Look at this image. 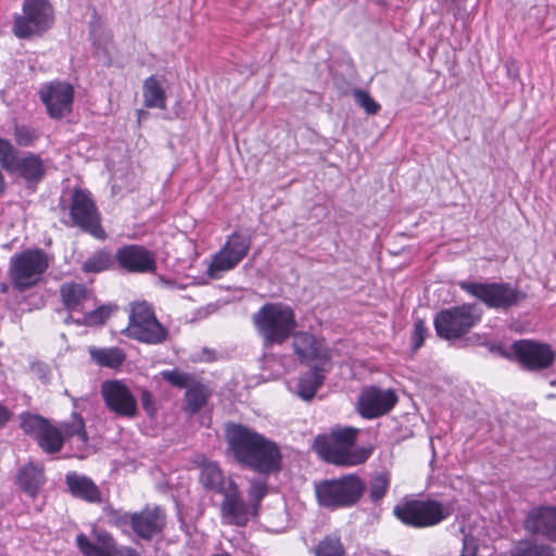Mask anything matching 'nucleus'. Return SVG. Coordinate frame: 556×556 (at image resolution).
<instances>
[{
  "label": "nucleus",
  "mask_w": 556,
  "mask_h": 556,
  "mask_svg": "<svg viewBox=\"0 0 556 556\" xmlns=\"http://www.w3.org/2000/svg\"><path fill=\"white\" fill-rule=\"evenodd\" d=\"M225 438L235 460L243 468L262 477L276 475L282 469L279 445L264 434L241 424H227Z\"/></svg>",
  "instance_id": "f257e3e1"
},
{
  "label": "nucleus",
  "mask_w": 556,
  "mask_h": 556,
  "mask_svg": "<svg viewBox=\"0 0 556 556\" xmlns=\"http://www.w3.org/2000/svg\"><path fill=\"white\" fill-rule=\"evenodd\" d=\"M253 321L265 345L283 343L298 326L293 309L283 303L264 304Z\"/></svg>",
  "instance_id": "f03ea898"
},
{
  "label": "nucleus",
  "mask_w": 556,
  "mask_h": 556,
  "mask_svg": "<svg viewBox=\"0 0 556 556\" xmlns=\"http://www.w3.org/2000/svg\"><path fill=\"white\" fill-rule=\"evenodd\" d=\"M211 491L223 495L220 513L225 523L244 527L251 517L256 516L249 504L241 498L236 482L229 476H225L222 469L212 462Z\"/></svg>",
  "instance_id": "7ed1b4c3"
},
{
  "label": "nucleus",
  "mask_w": 556,
  "mask_h": 556,
  "mask_svg": "<svg viewBox=\"0 0 556 556\" xmlns=\"http://www.w3.org/2000/svg\"><path fill=\"white\" fill-rule=\"evenodd\" d=\"M365 490V482L354 473L315 483L318 504L331 510L354 506L359 502Z\"/></svg>",
  "instance_id": "20e7f679"
},
{
  "label": "nucleus",
  "mask_w": 556,
  "mask_h": 556,
  "mask_svg": "<svg viewBox=\"0 0 556 556\" xmlns=\"http://www.w3.org/2000/svg\"><path fill=\"white\" fill-rule=\"evenodd\" d=\"M453 514V507L435 500L403 498L393 507V515L404 526L415 529L439 525Z\"/></svg>",
  "instance_id": "39448f33"
},
{
  "label": "nucleus",
  "mask_w": 556,
  "mask_h": 556,
  "mask_svg": "<svg viewBox=\"0 0 556 556\" xmlns=\"http://www.w3.org/2000/svg\"><path fill=\"white\" fill-rule=\"evenodd\" d=\"M459 288L489 308L506 312L527 299V293L509 282L460 281Z\"/></svg>",
  "instance_id": "423d86ee"
},
{
  "label": "nucleus",
  "mask_w": 556,
  "mask_h": 556,
  "mask_svg": "<svg viewBox=\"0 0 556 556\" xmlns=\"http://www.w3.org/2000/svg\"><path fill=\"white\" fill-rule=\"evenodd\" d=\"M54 23V10L49 0H23L22 10L13 17L12 33L18 39L39 37Z\"/></svg>",
  "instance_id": "0eeeda50"
},
{
  "label": "nucleus",
  "mask_w": 556,
  "mask_h": 556,
  "mask_svg": "<svg viewBox=\"0 0 556 556\" xmlns=\"http://www.w3.org/2000/svg\"><path fill=\"white\" fill-rule=\"evenodd\" d=\"M481 320L476 304L465 303L437 313L433 324L437 334L444 340H456L468 333Z\"/></svg>",
  "instance_id": "6e6552de"
},
{
  "label": "nucleus",
  "mask_w": 556,
  "mask_h": 556,
  "mask_svg": "<svg viewBox=\"0 0 556 556\" xmlns=\"http://www.w3.org/2000/svg\"><path fill=\"white\" fill-rule=\"evenodd\" d=\"M358 429L344 427L333 429L325 441V458L338 466L363 464L369 454L365 450H354Z\"/></svg>",
  "instance_id": "1a4fd4ad"
},
{
  "label": "nucleus",
  "mask_w": 556,
  "mask_h": 556,
  "mask_svg": "<svg viewBox=\"0 0 556 556\" xmlns=\"http://www.w3.org/2000/svg\"><path fill=\"white\" fill-rule=\"evenodd\" d=\"M125 333L129 338L149 344L162 343L167 337V330L156 319L152 307L146 302L131 304Z\"/></svg>",
  "instance_id": "9d476101"
},
{
  "label": "nucleus",
  "mask_w": 556,
  "mask_h": 556,
  "mask_svg": "<svg viewBox=\"0 0 556 556\" xmlns=\"http://www.w3.org/2000/svg\"><path fill=\"white\" fill-rule=\"evenodd\" d=\"M49 266L47 254L41 250H27L11 261V280L14 288L25 290L37 283Z\"/></svg>",
  "instance_id": "9b49d317"
},
{
  "label": "nucleus",
  "mask_w": 556,
  "mask_h": 556,
  "mask_svg": "<svg viewBox=\"0 0 556 556\" xmlns=\"http://www.w3.org/2000/svg\"><path fill=\"white\" fill-rule=\"evenodd\" d=\"M72 225L79 227L97 239H104L105 232L100 226V216L90 194L75 190L70 205Z\"/></svg>",
  "instance_id": "f8f14e48"
},
{
  "label": "nucleus",
  "mask_w": 556,
  "mask_h": 556,
  "mask_svg": "<svg viewBox=\"0 0 556 556\" xmlns=\"http://www.w3.org/2000/svg\"><path fill=\"white\" fill-rule=\"evenodd\" d=\"M251 239L243 233H232L224 247L211 260V279H218L220 273L235 268L248 254Z\"/></svg>",
  "instance_id": "ddd939ff"
},
{
  "label": "nucleus",
  "mask_w": 556,
  "mask_h": 556,
  "mask_svg": "<svg viewBox=\"0 0 556 556\" xmlns=\"http://www.w3.org/2000/svg\"><path fill=\"white\" fill-rule=\"evenodd\" d=\"M106 407L116 416L134 418L137 415V400L129 388L119 380H108L101 386Z\"/></svg>",
  "instance_id": "4468645a"
},
{
  "label": "nucleus",
  "mask_w": 556,
  "mask_h": 556,
  "mask_svg": "<svg viewBox=\"0 0 556 556\" xmlns=\"http://www.w3.org/2000/svg\"><path fill=\"white\" fill-rule=\"evenodd\" d=\"M397 401L399 397L392 389L371 386L361 392L357 409L362 417L374 419L388 414Z\"/></svg>",
  "instance_id": "2eb2a0df"
},
{
  "label": "nucleus",
  "mask_w": 556,
  "mask_h": 556,
  "mask_svg": "<svg viewBox=\"0 0 556 556\" xmlns=\"http://www.w3.org/2000/svg\"><path fill=\"white\" fill-rule=\"evenodd\" d=\"M40 99L52 118H61L72 112L74 89L67 83L52 81L41 88Z\"/></svg>",
  "instance_id": "dca6fc26"
},
{
  "label": "nucleus",
  "mask_w": 556,
  "mask_h": 556,
  "mask_svg": "<svg viewBox=\"0 0 556 556\" xmlns=\"http://www.w3.org/2000/svg\"><path fill=\"white\" fill-rule=\"evenodd\" d=\"M513 350L518 362L529 370L546 369L555 358L549 345L530 340L514 342Z\"/></svg>",
  "instance_id": "f3484780"
},
{
  "label": "nucleus",
  "mask_w": 556,
  "mask_h": 556,
  "mask_svg": "<svg viewBox=\"0 0 556 556\" xmlns=\"http://www.w3.org/2000/svg\"><path fill=\"white\" fill-rule=\"evenodd\" d=\"M118 265L129 273H151L156 268L155 256L152 252L138 244H129L116 251Z\"/></svg>",
  "instance_id": "a211bd4d"
},
{
  "label": "nucleus",
  "mask_w": 556,
  "mask_h": 556,
  "mask_svg": "<svg viewBox=\"0 0 556 556\" xmlns=\"http://www.w3.org/2000/svg\"><path fill=\"white\" fill-rule=\"evenodd\" d=\"M523 526L531 534L542 536L556 543V507H533L528 513Z\"/></svg>",
  "instance_id": "6ab92c4d"
},
{
  "label": "nucleus",
  "mask_w": 556,
  "mask_h": 556,
  "mask_svg": "<svg viewBox=\"0 0 556 556\" xmlns=\"http://www.w3.org/2000/svg\"><path fill=\"white\" fill-rule=\"evenodd\" d=\"M293 350L302 363L318 361L326 363L330 361L331 354L324 341L306 331H299L293 334Z\"/></svg>",
  "instance_id": "aec40b11"
},
{
  "label": "nucleus",
  "mask_w": 556,
  "mask_h": 556,
  "mask_svg": "<svg viewBox=\"0 0 556 556\" xmlns=\"http://www.w3.org/2000/svg\"><path fill=\"white\" fill-rule=\"evenodd\" d=\"M60 294L70 316H74V314L80 316L85 311L94 306L92 293L81 283L65 282L60 288Z\"/></svg>",
  "instance_id": "412c9836"
},
{
  "label": "nucleus",
  "mask_w": 556,
  "mask_h": 556,
  "mask_svg": "<svg viewBox=\"0 0 556 556\" xmlns=\"http://www.w3.org/2000/svg\"><path fill=\"white\" fill-rule=\"evenodd\" d=\"M164 525L165 515L159 507L131 514V529L141 539L150 540L162 531Z\"/></svg>",
  "instance_id": "4be33fe9"
},
{
  "label": "nucleus",
  "mask_w": 556,
  "mask_h": 556,
  "mask_svg": "<svg viewBox=\"0 0 556 556\" xmlns=\"http://www.w3.org/2000/svg\"><path fill=\"white\" fill-rule=\"evenodd\" d=\"M9 173L21 177L28 187H34L43 179L46 165L38 154L25 152L20 155Z\"/></svg>",
  "instance_id": "5701e85b"
},
{
  "label": "nucleus",
  "mask_w": 556,
  "mask_h": 556,
  "mask_svg": "<svg viewBox=\"0 0 556 556\" xmlns=\"http://www.w3.org/2000/svg\"><path fill=\"white\" fill-rule=\"evenodd\" d=\"M61 429L64 440H70L71 443L75 444L79 451H85L87 448L88 435L85 428V421L81 416L73 414L70 421H65L61 425Z\"/></svg>",
  "instance_id": "b1692460"
},
{
  "label": "nucleus",
  "mask_w": 556,
  "mask_h": 556,
  "mask_svg": "<svg viewBox=\"0 0 556 556\" xmlns=\"http://www.w3.org/2000/svg\"><path fill=\"white\" fill-rule=\"evenodd\" d=\"M323 371V368L314 366L300 378L296 393L302 400L309 401L315 396L317 390L324 383L325 376Z\"/></svg>",
  "instance_id": "393cba45"
},
{
  "label": "nucleus",
  "mask_w": 556,
  "mask_h": 556,
  "mask_svg": "<svg viewBox=\"0 0 556 556\" xmlns=\"http://www.w3.org/2000/svg\"><path fill=\"white\" fill-rule=\"evenodd\" d=\"M66 482L73 495L88 502H97L99 500V490L90 479L71 472L66 476Z\"/></svg>",
  "instance_id": "a878e982"
},
{
  "label": "nucleus",
  "mask_w": 556,
  "mask_h": 556,
  "mask_svg": "<svg viewBox=\"0 0 556 556\" xmlns=\"http://www.w3.org/2000/svg\"><path fill=\"white\" fill-rule=\"evenodd\" d=\"M91 359L101 367L117 368L126 359L124 351L119 348H89Z\"/></svg>",
  "instance_id": "bb28decb"
},
{
  "label": "nucleus",
  "mask_w": 556,
  "mask_h": 556,
  "mask_svg": "<svg viewBox=\"0 0 556 556\" xmlns=\"http://www.w3.org/2000/svg\"><path fill=\"white\" fill-rule=\"evenodd\" d=\"M20 486L30 496H35L43 483V472L39 466L29 464L24 466L17 475Z\"/></svg>",
  "instance_id": "cd10ccee"
},
{
  "label": "nucleus",
  "mask_w": 556,
  "mask_h": 556,
  "mask_svg": "<svg viewBox=\"0 0 556 556\" xmlns=\"http://www.w3.org/2000/svg\"><path fill=\"white\" fill-rule=\"evenodd\" d=\"M113 307L110 305H101L92 308H88L80 316H68L65 318V323H75L77 325L85 326H99L104 324V321L110 317Z\"/></svg>",
  "instance_id": "c85d7f7f"
},
{
  "label": "nucleus",
  "mask_w": 556,
  "mask_h": 556,
  "mask_svg": "<svg viewBox=\"0 0 556 556\" xmlns=\"http://www.w3.org/2000/svg\"><path fill=\"white\" fill-rule=\"evenodd\" d=\"M143 101L147 108L165 109V92L159 80L150 76L143 83Z\"/></svg>",
  "instance_id": "c756f323"
},
{
  "label": "nucleus",
  "mask_w": 556,
  "mask_h": 556,
  "mask_svg": "<svg viewBox=\"0 0 556 556\" xmlns=\"http://www.w3.org/2000/svg\"><path fill=\"white\" fill-rule=\"evenodd\" d=\"M36 441L46 453L54 454L62 448L64 437L56 427L48 422Z\"/></svg>",
  "instance_id": "7c9ffc66"
},
{
  "label": "nucleus",
  "mask_w": 556,
  "mask_h": 556,
  "mask_svg": "<svg viewBox=\"0 0 556 556\" xmlns=\"http://www.w3.org/2000/svg\"><path fill=\"white\" fill-rule=\"evenodd\" d=\"M391 477L389 472H377L370 477L368 483V496L374 504L379 503L390 488Z\"/></svg>",
  "instance_id": "2f4dec72"
},
{
  "label": "nucleus",
  "mask_w": 556,
  "mask_h": 556,
  "mask_svg": "<svg viewBox=\"0 0 556 556\" xmlns=\"http://www.w3.org/2000/svg\"><path fill=\"white\" fill-rule=\"evenodd\" d=\"M206 403V388L198 379L186 389V409L197 413Z\"/></svg>",
  "instance_id": "473e14b6"
},
{
  "label": "nucleus",
  "mask_w": 556,
  "mask_h": 556,
  "mask_svg": "<svg viewBox=\"0 0 556 556\" xmlns=\"http://www.w3.org/2000/svg\"><path fill=\"white\" fill-rule=\"evenodd\" d=\"M315 556H345V549L338 534L326 535L314 548Z\"/></svg>",
  "instance_id": "72a5a7b5"
},
{
  "label": "nucleus",
  "mask_w": 556,
  "mask_h": 556,
  "mask_svg": "<svg viewBox=\"0 0 556 556\" xmlns=\"http://www.w3.org/2000/svg\"><path fill=\"white\" fill-rule=\"evenodd\" d=\"M268 492V484L264 478H253L249 481L248 497L249 506L257 516L260 504Z\"/></svg>",
  "instance_id": "f704fd0d"
},
{
  "label": "nucleus",
  "mask_w": 556,
  "mask_h": 556,
  "mask_svg": "<svg viewBox=\"0 0 556 556\" xmlns=\"http://www.w3.org/2000/svg\"><path fill=\"white\" fill-rule=\"evenodd\" d=\"M160 376L169 386L178 389H187L198 379L195 375L178 368L164 369L160 372Z\"/></svg>",
  "instance_id": "c9c22d12"
},
{
  "label": "nucleus",
  "mask_w": 556,
  "mask_h": 556,
  "mask_svg": "<svg viewBox=\"0 0 556 556\" xmlns=\"http://www.w3.org/2000/svg\"><path fill=\"white\" fill-rule=\"evenodd\" d=\"M112 265V255L105 250H99L90 255L83 264V270L86 273H100L106 270Z\"/></svg>",
  "instance_id": "e433bc0d"
},
{
  "label": "nucleus",
  "mask_w": 556,
  "mask_h": 556,
  "mask_svg": "<svg viewBox=\"0 0 556 556\" xmlns=\"http://www.w3.org/2000/svg\"><path fill=\"white\" fill-rule=\"evenodd\" d=\"M48 420L39 415L24 413L21 415V428L30 437L37 439L43 428L48 425Z\"/></svg>",
  "instance_id": "4c0bfd02"
},
{
  "label": "nucleus",
  "mask_w": 556,
  "mask_h": 556,
  "mask_svg": "<svg viewBox=\"0 0 556 556\" xmlns=\"http://www.w3.org/2000/svg\"><path fill=\"white\" fill-rule=\"evenodd\" d=\"M511 556H556L554 548L545 543L520 544Z\"/></svg>",
  "instance_id": "58836bf2"
},
{
  "label": "nucleus",
  "mask_w": 556,
  "mask_h": 556,
  "mask_svg": "<svg viewBox=\"0 0 556 556\" xmlns=\"http://www.w3.org/2000/svg\"><path fill=\"white\" fill-rule=\"evenodd\" d=\"M13 135L20 147H31L39 139L37 129L27 125H15Z\"/></svg>",
  "instance_id": "ea45409f"
},
{
  "label": "nucleus",
  "mask_w": 556,
  "mask_h": 556,
  "mask_svg": "<svg viewBox=\"0 0 556 556\" xmlns=\"http://www.w3.org/2000/svg\"><path fill=\"white\" fill-rule=\"evenodd\" d=\"M104 517L109 525L121 529L123 532H126L129 525L131 526V515L122 509L108 507L104 509Z\"/></svg>",
  "instance_id": "a19ab883"
},
{
  "label": "nucleus",
  "mask_w": 556,
  "mask_h": 556,
  "mask_svg": "<svg viewBox=\"0 0 556 556\" xmlns=\"http://www.w3.org/2000/svg\"><path fill=\"white\" fill-rule=\"evenodd\" d=\"M76 543L84 556H113L112 553L108 552V548L92 543L84 533L76 536Z\"/></svg>",
  "instance_id": "79ce46f5"
},
{
  "label": "nucleus",
  "mask_w": 556,
  "mask_h": 556,
  "mask_svg": "<svg viewBox=\"0 0 556 556\" xmlns=\"http://www.w3.org/2000/svg\"><path fill=\"white\" fill-rule=\"evenodd\" d=\"M20 157L18 151L8 140L0 138V164L9 173Z\"/></svg>",
  "instance_id": "37998d69"
},
{
  "label": "nucleus",
  "mask_w": 556,
  "mask_h": 556,
  "mask_svg": "<svg viewBox=\"0 0 556 556\" xmlns=\"http://www.w3.org/2000/svg\"><path fill=\"white\" fill-rule=\"evenodd\" d=\"M355 102L362 106L369 115H375L380 110V104L376 102L367 91L355 89L353 91Z\"/></svg>",
  "instance_id": "c03bdc74"
},
{
  "label": "nucleus",
  "mask_w": 556,
  "mask_h": 556,
  "mask_svg": "<svg viewBox=\"0 0 556 556\" xmlns=\"http://www.w3.org/2000/svg\"><path fill=\"white\" fill-rule=\"evenodd\" d=\"M426 333H427V327H426L425 323L420 319L417 320L414 324V332H413V337H412V348L414 351L421 348V345L425 342Z\"/></svg>",
  "instance_id": "a18cd8bd"
},
{
  "label": "nucleus",
  "mask_w": 556,
  "mask_h": 556,
  "mask_svg": "<svg viewBox=\"0 0 556 556\" xmlns=\"http://www.w3.org/2000/svg\"><path fill=\"white\" fill-rule=\"evenodd\" d=\"M478 542L472 535H465L460 556H478Z\"/></svg>",
  "instance_id": "49530a36"
},
{
  "label": "nucleus",
  "mask_w": 556,
  "mask_h": 556,
  "mask_svg": "<svg viewBox=\"0 0 556 556\" xmlns=\"http://www.w3.org/2000/svg\"><path fill=\"white\" fill-rule=\"evenodd\" d=\"M160 282L161 285L166 288V289H169V290H175V289H178V290H181V289H185L187 287H191V286H195V285H202L204 283L203 281L201 282H197L195 279H192L190 280V282L188 283H180L176 280H172V279H168V278H160Z\"/></svg>",
  "instance_id": "de8ad7c7"
},
{
  "label": "nucleus",
  "mask_w": 556,
  "mask_h": 556,
  "mask_svg": "<svg viewBox=\"0 0 556 556\" xmlns=\"http://www.w3.org/2000/svg\"><path fill=\"white\" fill-rule=\"evenodd\" d=\"M98 542L100 546L108 548V552L112 553L113 556L115 551L118 548L115 545L114 539L108 532L98 533Z\"/></svg>",
  "instance_id": "09e8293b"
},
{
  "label": "nucleus",
  "mask_w": 556,
  "mask_h": 556,
  "mask_svg": "<svg viewBox=\"0 0 556 556\" xmlns=\"http://www.w3.org/2000/svg\"><path fill=\"white\" fill-rule=\"evenodd\" d=\"M140 401H141L142 407L147 412V414L152 416L155 412V406L153 403V396H152L151 392L143 390L140 395Z\"/></svg>",
  "instance_id": "8fccbe9b"
},
{
  "label": "nucleus",
  "mask_w": 556,
  "mask_h": 556,
  "mask_svg": "<svg viewBox=\"0 0 556 556\" xmlns=\"http://www.w3.org/2000/svg\"><path fill=\"white\" fill-rule=\"evenodd\" d=\"M115 555H117V556H141L135 548L129 547V546L118 547L114 553V556Z\"/></svg>",
  "instance_id": "3c124183"
},
{
  "label": "nucleus",
  "mask_w": 556,
  "mask_h": 556,
  "mask_svg": "<svg viewBox=\"0 0 556 556\" xmlns=\"http://www.w3.org/2000/svg\"><path fill=\"white\" fill-rule=\"evenodd\" d=\"M12 417V413L0 404V428H3Z\"/></svg>",
  "instance_id": "603ef678"
},
{
  "label": "nucleus",
  "mask_w": 556,
  "mask_h": 556,
  "mask_svg": "<svg viewBox=\"0 0 556 556\" xmlns=\"http://www.w3.org/2000/svg\"><path fill=\"white\" fill-rule=\"evenodd\" d=\"M201 481L202 484L207 488L208 486V475H205V472H202L201 475Z\"/></svg>",
  "instance_id": "864d4df0"
},
{
  "label": "nucleus",
  "mask_w": 556,
  "mask_h": 556,
  "mask_svg": "<svg viewBox=\"0 0 556 556\" xmlns=\"http://www.w3.org/2000/svg\"><path fill=\"white\" fill-rule=\"evenodd\" d=\"M194 295H197V294H195V293H189L187 296H188L189 299H193V296H194Z\"/></svg>",
  "instance_id": "5fc2aeb1"
}]
</instances>
